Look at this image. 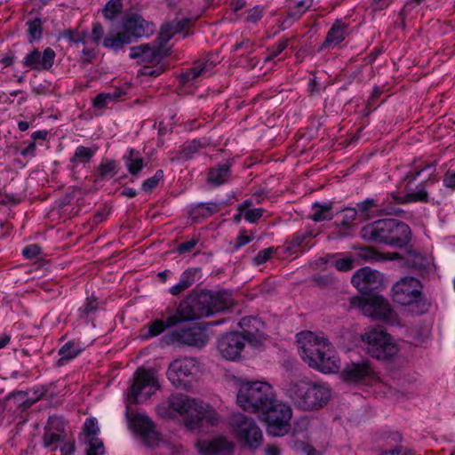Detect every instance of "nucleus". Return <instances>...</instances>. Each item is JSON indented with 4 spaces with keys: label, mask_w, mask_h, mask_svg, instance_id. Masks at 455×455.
Listing matches in <instances>:
<instances>
[{
    "label": "nucleus",
    "mask_w": 455,
    "mask_h": 455,
    "mask_svg": "<svg viewBox=\"0 0 455 455\" xmlns=\"http://www.w3.org/2000/svg\"><path fill=\"white\" fill-rule=\"evenodd\" d=\"M166 44V42L159 40L158 36L151 44H144L131 47L130 57L140 63L158 62L168 54Z\"/></svg>",
    "instance_id": "obj_15"
},
{
    "label": "nucleus",
    "mask_w": 455,
    "mask_h": 455,
    "mask_svg": "<svg viewBox=\"0 0 455 455\" xmlns=\"http://www.w3.org/2000/svg\"><path fill=\"white\" fill-rule=\"evenodd\" d=\"M357 302V306L364 315L390 324L398 323L396 314L382 296L372 294L368 298L358 299Z\"/></svg>",
    "instance_id": "obj_12"
},
{
    "label": "nucleus",
    "mask_w": 455,
    "mask_h": 455,
    "mask_svg": "<svg viewBox=\"0 0 455 455\" xmlns=\"http://www.w3.org/2000/svg\"><path fill=\"white\" fill-rule=\"evenodd\" d=\"M220 209L217 203H202L196 205L193 213L196 216L208 217L219 212Z\"/></svg>",
    "instance_id": "obj_40"
},
{
    "label": "nucleus",
    "mask_w": 455,
    "mask_h": 455,
    "mask_svg": "<svg viewBox=\"0 0 455 455\" xmlns=\"http://www.w3.org/2000/svg\"><path fill=\"white\" fill-rule=\"evenodd\" d=\"M164 177V172L162 170H157L155 175L148 180H146L142 184V189L145 192H150L162 180Z\"/></svg>",
    "instance_id": "obj_51"
},
{
    "label": "nucleus",
    "mask_w": 455,
    "mask_h": 455,
    "mask_svg": "<svg viewBox=\"0 0 455 455\" xmlns=\"http://www.w3.org/2000/svg\"><path fill=\"white\" fill-rule=\"evenodd\" d=\"M274 251V247H268L259 251L258 254L252 259L253 264L256 266H259L266 263L271 258Z\"/></svg>",
    "instance_id": "obj_52"
},
{
    "label": "nucleus",
    "mask_w": 455,
    "mask_h": 455,
    "mask_svg": "<svg viewBox=\"0 0 455 455\" xmlns=\"http://www.w3.org/2000/svg\"><path fill=\"white\" fill-rule=\"evenodd\" d=\"M374 371L365 361L347 364L342 371L346 381L352 383H368L374 379Z\"/></svg>",
    "instance_id": "obj_20"
},
{
    "label": "nucleus",
    "mask_w": 455,
    "mask_h": 455,
    "mask_svg": "<svg viewBox=\"0 0 455 455\" xmlns=\"http://www.w3.org/2000/svg\"><path fill=\"white\" fill-rule=\"evenodd\" d=\"M229 426L237 440L250 450L254 451L261 445L262 431L252 418L235 413L229 419Z\"/></svg>",
    "instance_id": "obj_7"
},
{
    "label": "nucleus",
    "mask_w": 455,
    "mask_h": 455,
    "mask_svg": "<svg viewBox=\"0 0 455 455\" xmlns=\"http://www.w3.org/2000/svg\"><path fill=\"white\" fill-rule=\"evenodd\" d=\"M260 414L267 424V431L269 435L283 436L288 433L291 427L292 411L287 403L275 398V402Z\"/></svg>",
    "instance_id": "obj_9"
},
{
    "label": "nucleus",
    "mask_w": 455,
    "mask_h": 455,
    "mask_svg": "<svg viewBox=\"0 0 455 455\" xmlns=\"http://www.w3.org/2000/svg\"><path fill=\"white\" fill-rule=\"evenodd\" d=\"M392 219L379 220L366 225L362 229V236L370 242L388 244Z\"/></svg>",
    "instance_id": "obj_21"
},
{
    "label": "nucleus",
    "mask_w": 455,
    "mask_h": 455,
    "mask_svg": "<svg viewBox=\"0 0 455 455\" xmlns=\"http://www.w3.org/2000/svg\"><path fill=\"white\" fill-rule=\"evenodd\" d=\"M116 162L114 160L105 159L99 165V178L104 180L108 177H113L116 173Z\"/></svg>",
    "instance_id": "obj_39"
},
{
    "label": "nucleus",
    "mask_w": 455,
    "mask_h": 455,
    "mask_svg": "<svg viewBox=\"0 0 455 455\" xmlns=\"http://www.w3.org/2000/svg\"><path fill=\"white\" fill-rule=\"evenodd\" d=\"M367 353L378 360H388L398 351V345L382 330L372 329L362 336Z\"/></svg>",
    "instance_id": "obj_8"
},
{
    "label": "nucleus",
    "mask_w": 455,
    "mask_h": 455,
    "mask_svg": "<svg viewBox=\"0 0 455 455\" xmlns=\"http://www.w3.org/2000/svg\"><path fill=\"white\" fill-rule=\"evenodd\" d=\"M245 345L244 338L239 331L223 335L218 341V351L227 360L235 361L240 357Z\"/></svg>",
    "instance_id": "obj_18"
},
{
    "label": "nucleus",
    "mask_w": 455,
    "mask_h": 455,
    "mask_svg": "<svg viewBox=\"0 0 455 455\" xmlns=\"http://www.w3.org/2000/svg\"><path fill=\"white\" fill-rule=\"evenodd\" d=\"M276 398L273 387L265 381H248L240 385L237 404L245 411L261 413Z\"/></svg>",
    "instance_id": "obj_5"
},
{
    "label": "nucleus",
    "mask_w": 455,
    "mask_h": 455,
    "mask_svg": "<svg viewBox=\"0 0 455 455\" xmlns=\"http://www.w3.org/2000/svg\"><path fill=\"white\" fill-rule=\"evenodd\" d=\"M67 439V435L54 433L49 430H44L43 445L50 451H55L59 447L60 443H63Z\"/></svg>",
    "instance_id": "obj_37"
},
{
    "label": "nucleus",
    "mask_w": 455,
    "mask_h": 455,
    "mask_svg": "<svg viewBox=\"0 0 455 455\" xmlns=\"http://www.w3.org/2000/svg\"><path fill=\"white\" fill-rule=\"evenodd\" d=\"M313 236L311 229L299 230L296 233L291 240L292 247H300L304 244L306 239Z\"/></svg>",
    "instance_id": "obj_49"
},
{
    "label": "nucleus",
    "mask_w": 455,
    "mask_h": 455,
    "mask_svg": "<svg viewBox=\"0 0 455 455\" xmlns=\"http://www.w3.org/2000/svg\"><path fill=\"white\" fill-rule=\"evenodd\" d=\"M251 241V236L248 235L246 230H241L239 235L235 238L234 248L235 250L240 249L242 246L247 244Z\"/></svg>",
    "instance_id": "obj_60"
},
{
    "label": "nucleus",
    "mask_w": 455,
    "mask_h": 455,
    "mask_svg": "<svg viewBox=\"0 0 455 455\" xmlns=\"http://www.w3.org/2000/svg\"><path fill=\"white\" fill-rule=\"evenodd\" d=\"M233 305L231 294L226 291L192 292L180 301L177 314L180 322L209 316Z\"/></svg>",
    "instance_id": "obj_3"
},
{
    "label": "nucleus",
    "mask_w": 455,
    "mask_h": 455,
    "mask_svg": "<svg viewBox=\"0 0 455 455\" xmlns=\"http://www.w3.org/2000/svg\"><path fill=\"white\" fill-rule=\"evenodd\" d=\"M28 35L31 40H37L42 36V20L39 18H36L33 20L28 21Z\"/></svg>",
    "instance_id": "obj_46"
},
{
    "label": "nucleus",
    "mask_w": 455,
    "mask_h": 455,
    "mask_svg": "<svg viewBox=\"0 0 455 455\" xmlns=\"http://www.w3.org/2000/svg\"><path fill=\"white\" fill-rule=\"evenodd\" d=\"M98 150V147L92 146L86 148L78 146L70 158V169L74 172L80 164H85L91 162L92 158Z\"/></svg>",
    "instance_id": "obj_28"
},
{
    "label": "nucleus",
    "mask_w": 455,
    "mask_h": 455,
    "mask_svg": "<svg viewBox=\"0 0 455 455\" xmlns=\"http://www.w3.org/2000/svg\"><path fill=\"white\" fill-rule=\"evenodd\" d=\"M158 387L157 379L153 371L138 369L127 393L126 409L129 406L131 410L132 404L148 399Z\"/></svg>",
    "instance_id": "obj_10"
},
{
    "label": "nucleus",
    "mask_w": 455,
    "mask_h": 455,
    "mask_svg": "<svg viewBox=\"0 0 455 455\" xmlns=\"http://www.w3.org/2000/svg\"><path fill=\"white\" fill-rule=\"evenodd\" d=\"M331 204H318L312 205V213L310 218L315 221L331 220L333 218L331 213Z\"/></svg>",
    "instance_id": "obj_36"
},
{
    "label": "nucleus",
    "mask_w": 455,
    "mask_h": 455,
    "mask_svg": "<svg viewBox=\"0 0 455 455\" xmlns=\"http://www.w3.org/2000/svg\"><path fill=\"white\" fill-rule=\"evenodd\" d=\"M188 24L189 20L181 19L164 25L159 33V40L168 43L175 34L183 32Z\"/></svg>",
    "instance_id": "obj_30"
},
{
    "label": "nucleus",
    "mask_w": 455,
    "mask_h": 455,
    "mask_svg": "<svg viewBox=\"0 0 455 455\" xmlns=\"http://www.w3.org/2000/svg\"><path fill=\"white\" fill-rule=\"evenodd\" d=\"M197 273L198 270L196 268H189L184 271L180 275L179 283L172 286L169 290V292L173 296H177L188 289L196 283Z\"/></svg>",
    "instance_id": "obj_31"
},
{
    "label": "nucleus",
    "mask_w": 455,
    "mask_h": 455,
    "mask_svg": "<svg viewBox=\"0 0 455 455\" xmlns=\"http://www.w3.org/2000/svg\"><path fill=\"white\" fill-rule=\"evenodd\" d=\"M287 45L288 39H282L278 41L275 44L268 49V55L265 58V61L267 62L273 60L275 57L283 52Z\"/></svg>",
    "instance_id": "obj_45"
},
{
    "label": "nucleus",
    "mask_w": 455,
    "mask_h": 455,
    "mask_svg": "<svg viewBox=\"0 0 455 455\" xmlns=\"http://www.w3.org/2000/svg\"><path fill=\"white\" fill-rule=\"evenodd\" d=\"M426 169H433V171H435V168L431 164H427L415 172H409L403 178L405 181H408L404 188L406 192L405 195L400 196L395 194H391L392 199L397 204L431 203L439 205L444 196L443 193H440L437 196H431L433 188L437 185L435 179L428 178L425 181L418 184L413 190L409 188V184L414 181ZM439 190L442 192L441 188Z\"/></svg>",
    "instance_id": "obj_6"
},
{
    "label": "nucleus",
    "mask_w": 455,
    "mask_h": 455,
    "mask_svg": "<svg viewBox=\"0 0 455 455\" xmlns=\"http://www.w3.org/2000/svg\"><path fill=\"white\" fill-rule=\"evenodd\" d=\"M420 283L411 276H405L393 286V299L403 306L418 302L421 298Z\"/></svg>",
    "instance_id": "obj_14"
},
{
    "label": "nucleus",
    "mask_w": 455,
    "mask_h": 455,
    "mask_svg": "<svg viewBox=\"0 0 455 455\" xmlns=\"http://www.w3.org/2000/svg\"><path fill=\"white\" fill-rule=\"evenodd\" d=\"M213 67L212 61L197 60L190 68L180 74V80L182 84H194L199 79L210 76L212 73Z\"/></svg>",
    "instance_id": "obj_25"
},
{
    "label": "nucleus",
    "mask_w": 455,
    "mask_h": 455,
    "mask_svg": "<svg viewBox=\"0 0 455 455\" xmlns=\"http://www.w3.org/2000/svg\"><path fill=\"white\" fill-rule=\"evenodd\" d=\"M294 6L291 8L289 15L293 18L300 17L311 5L313 0H291Z\"/></svg>",
    "instance_id": "obj_43"
},
{
    "label": "nucleus",
    "mask_w": 455,
    "mask_h": 455,
    "mask_svg": "<svg viewBox=\"0 0 455 455\" xmlns=\"http://www.w3.org/2000/svg\"><path fill=\"white\" fill-rule=\"evenodd\" d=\"M124 28H125L132 39L148 36L154 31L153 25L136 13L128 15L125 18Z\"/></svg>",
    "instance_id": "obj_24"
},
{
    "label": "nucleus",
    "mask_w": 455,
    "mask_h": 455,
    "mask_svg": "<svg viewBox=\"0 0 455 455\" xmlns=\"http://www.w3.org/2000/svg\"><path fill=\"white\" fill-rule=\"evenodd\" d=\"M443 186L450 188L451 191L455 190V171L448 170L443 180Z\"/></svg>",
    "instance_id": "obj_61"
},
{
    "label": "nucleus",
    "mask_w": 455,
    "mask_h": 455,
    "mask_svg": "<svg viewBox=\"0 0 455 455\" xmlns=\"http://www.w3.org/2000/svg\"><path fill=\"white\" fill-rule=\"evenodd\" d=\"M200 371V363L194 357H180L172 361L166 371L171 383L178 388H185Z\"/></svg>",
    "instance_id": "obj_11"
},
{
    "label": "nucleus",
    "mask_w": 455,
    "mask_h": 455,
    "mask_svg": "<svg viewBox=\"0 0 455 455\" xmlns=\"http://www.w3.org/2000/svg\"><path fill=\"white\" fill-rule=\"evenodd\" d=\"M111 102H113V100L109 92H101L94 99L93 106L94 108L100 109L107 107Z\"/></svg>",
    "instance_id": "obj_55"
},
{
    "label": "nucleus",
    "mask_w": 455,
    "mask_h": 455,
    "mask_svg": "<svg viewBox=\"0 0 455 455\" xmlns=\"http://www.w3.org/2000/svg\"><path fill=\"white\" fill-rule=\"evenodd\" d=\"M197 243L198 239L196 238L181 243L180 244L178 245L177 251L180 254L189 252L195 248Z\"/></svg>",
    "instance_id": "obj_62"
},
{
    "label": "nucleus",
    "mask_w": 455,
    "mask_h": 455,
    "mask_svg": "<svg viewBox=\"0 0 455 455\" xmlns=\"http://www.w3.org/2000/svg\"><path fill=\"white\" fill-rule=\"evenodd\" d=\"M240 334L253 347H260L265 340V323L259 318L247 316L241 319L239 323Z\"/></svg>",
    "instance_id": "obj_17"
},
{
    "label": "nucleus",
    "mask_w": 455,
    "mask_h": 455,
    "mask_svg": "<svg viewBox=\"0 0 455 455\" xmlns=\"http://www.w3.org/2000/svg\"><path fill=\"white\" fill-rule=\"evenodd\" d=\"M54 59V51L48 47L43 52L38 50L32 51L24 58L22 64L36 70H48L53 65Z\"/></svg>",
    "instance_id": "obj_23"
},
{
    "label": "nucleus",
    "mask_w": 455,
    "mask_h": 455,
    "mask_svg": "<svg viewBox=\"0 0 455 455\" xmlns=\"http://www.w3.org/2000/svg\"><path fill=\"white\" fill-rule=\"evenodd\" d=\"M65 426L66 424L62 418L53 415L49 417L47 424L44 427V429L52 431L54 433L67 435Z\"/></svg>",
    "instance_id": "obj_41"
},
{
    "label": "nucleus",
    "mask_w": 455,
    "mask_h": 455,
    "mask_svg": "<svg viewBox=\"0 0 455 455\" xmlns=\"http://www.w3.org/2000/svg\"><path fill=\"white\" fill-rule=\"evenodd\" d=\"M264 8L260 5H256L249 10L246 20L255 23L259 20L263 16Z\"/></svg>",
    "instance_id": "obj_57"
},
{
    "label": "nucleus",
    "mask_w": 455,
    "mask_h": 455,
    "mask_svg": "<svg viewBox=\"0 0 455 455\" xmlns=\"http://www.w3.org/2000/svg\"><path fill=\"white\" fill-rule=\"evenodd\" d=\"M297 342L299 355L309 367L323 373L339 371V358L322 332H300L297 335Z\"/></svg>",
    "instance_id": "obj_2"
},
{
    "label": "nucleus",
    "mask_w": 455,
    "mask_h": 455,
    "mask_svg": "<svg viewBox=\"0 0 455 455\" xmlns=\"http://www.w3.org/2000/svg\"><path fill=\"white\" fill-rule=\"evenodd\" d=\"M358 257L367 261H379L383 259L379 252L367 247L360 249Z\"/></svg>",
    "instance_id": "obj_48"
},
{
    "label": "nucleus",
    "mask_w": 455,
    "mask_h": 455,
    "mask_svg": "<svg viewBox=\"0 0 455 455\" xmlns=\"http://www.w3.org/2000/svg\"><path fill=\"white\" fill-rule=\"evenodd\" d=\"M125 413L129 427L140 435L143 443L148 447L157 446L161 438L152 421L143 414L130 411L129 407Z\"/></svg>",
    "instance_id": "obj_13"
},
{
    "label": "nucleus",
    "mask_w": 455,
    "mask_h": 455,
    "mask_svg": "<svg viewBox=\"0 0 455 455\" xmlns=\"http://www.w3.org/2000/svg\"><path fill=\"white\" fill-rule=\"evenodd\" d=\"M133 42V39L130 34L124 28L123 31L116 33L115 36H108L103 40V45L107 48L118 51L125 44H129Z\"/></svg>",
    "instance_id": "obj_32"
},
{
    "label": "nucleus",
    "mask_w": 455,
    "mask_h": 455,
    "mask_svg": "<svg viewBox=\"0 0 455 455\" xmlns=\"http://www.w3.org/2000/svg\"><path fill=\"white\" fill-rule=\"evenodd\" d=\"M172 340L180 344L202 347L208 341L206 331L197 326L176 330L172 333Z\"/></svg>",
    "instance_id": "obj_19"
},
{
    "label": "nucleus",
    "mask_w": 455,
    "mask_h": 455,
    "mask_svg": "<svg viewBox=\"0 0 455 455\" xmlns=\"http://www.w3.org/2000/svg\"><path fill=\"white\" fill-rule=\"evenodd\" d=\"M351 283L360 293L371 295L383 286V276L379 272L364 267L353 275Z\"/></svg>",
    "instance_id": "obj_16"
},
{
    "label": "nucleus",
    "mask_w": 455,
    "mask_h": 455,
    "mask_svg": "<svg viewBox=\"0 0 455 455\" xmlns=\"http://www.w3.org/2000/svg\"><path fill=\"white\" fill-rule=\"evenodd\" d=\"M84 431L88 440L91 437H97L96 435L99 432L97 420L95 419H87L84 425Z\"/></svg>",
    "instance_id": "obj_53"
},
{
    "label": "nucleus",
    "mask_w": 455,
    "mask_h": 455,
    "mask_svg": "<svg viewBox=\"0 0 455 455\" xmlns=\"http://www.w3.org/2000/svg\"><path fill=\"white\" fill-rule=\"evenodd\" d=\"M287 396L302 411H315L325 406L331 397L327 383L301 379L291 381L286 388Z\"/></svg>",
    "instance_id": "obj_4"
},
{
    "label": "nucleus",
    "mask_w": 455,
    "mask_h": 455,
    "mask_svg": "<svg viewBox=\"0 0 455 455\" xmlns=\"http://www.w3.org/2000/svg\"><path fill=\"white\" fill-rule=\"evenodd\" d=\"M230 174L229 165L227 164H219L211 169L208 174V181L214 186H220L227 182Z\"/></svg>",
    "instance_id": "obj_34"
},
{
    "label": "nucleus",
    "mask_w": 455,
    "mask_h": 455,
    "mask_svg": "<svg viewBox=\"0 0 455 455\" xmlns=\"http://www.w3.org/2000/svg\"><path fill=\"white\" fill-rule=\"evenodd\" d=\"M79 353L80 349L76 347L74 342L66 343L59 351L60 358L58 361V364L62 365L64 361H68L75 358Z\"/></svg>",
    "instance_id": "obj_38"
},
{
    "label": "nucleus",
    "mask_w": 455,
    "mask_h": 455,
    "mask_svg": "<svg viewBox=\"0 0 455 455\" xmlns=\"http://www.w3.org/2000/svg\"><path fill=\"white\" fill-rule=\"evenodd\" d=\"M60 451L62 455H72L75 451V441L67 438L60 447Z\"/></svg>",
    "instance_id": "obj_64"
},
{
    "label": "nucleus",
    "mask_w": 455,
    "mask_h": 455,
    "mask_svg": "<svg viewBox=\"0 0 455 455\" xmlns=\"http://www.w3.org/2000/svg\"><path fill=\"white\" fill-rule=\"evenodd\" d=\"M156 410L157 414L164 419H172L177 414L187 415L185 426L189 430L199 428L204 420L211 425H215L220 419L213 407L180 393L171 395L166 401L160 403Z\"/></svg>",
    "instance_id": "obj_1"
},
{
    "label": "nucleus",
    "mask_w": 455,
    "mask_h": 455,
    "mask_svg": "<svg viewBox=\"0 0 455 455\" xmlns=\"http://www.w3.org/2000/svg\"><path fill=\"white\" fill-rule=\"evenodd\" d=\"M196 447L201 455H233L234 452V443L223 436L198 441Z\"/></svg>",
    "instance_id": "obj_22"
},
{
    "label": "nucleus",
    "mask_w": 455,
    "mask_h": 455,
    "mask_svg": "<svg viewBox=\"0 0 455 455\" xmlns=\"http://www.w3.org/2000/svg\"><path fill=\"white\" fill-rule=\"evenodd\" d=\"M122 8V0H109L105 5L102 12L106 19L113 20L119 12H121Z\"/></svg>",
    "instance_id": "obj_42"
},
{
    "label": "nucleus",
    "mask_w": 455,
    "mask_h": 455,
    "mask_svg": "<svg viewBox=\"0 0 455 455\" xmlns=\"http://www.w3.org/2000/svg\"><path fill=\"white\" fill-rule=\"evenodd\" d=\"M357 210L355 208H347L343 211L341 225L349 227L356 219Z\"/></svg>",
    "instance_id": "obj_56"
},
{
    "label": "nucleus",
    "mask_w": 455,
    "mask_h": 455,
    "mask_svg": "<svg viewBox=\"0 0 455 455\" xmlns=\"http://www.w3.org/2000/svg\"><path fill=\"white\" fill-rule=\"evenodd\" d=\"M355 263V259L353 257H343L337 258L335 255H329L327 259L321 258L316 261V266L321 267L323 265L330 264L336 267L337 270L346 272L354 268Z\"/></svg>",
    "instance_id": "obj_29"
},
{
    "label": "nucleus",
    "mask_w": 455,
    "mask_h": 455,
    "mask_svg": "<svg viewBox=\"0 0 455 455\" xmlns=\"http://www.w3.org/2000/svg\"><path fill=\"white\" fill-rule=\"evenodd\" d=\"M346 33V25L340 20H336L328 31L322 48H333L337 46L345 39Z\"/></svg>",
    "instance_id": "obj_27"
},
{
    "label": "nucleus",
    "mask_w": 455,
    "mask_h": 455,
    "mask_svg": "<svg viewBox=\"0 0 455 455\" xmlns=\"http://www.w3.org/2000/svg\"><path fill=\"white\" fill-rule=\"evenodd\" d=\"M378 204L373 199H366L357 204L358 211L360 216L363 217V220H368L370 218L368 212L371 209L377 207Z\"/></svg>",
    "instance_id": "obj_50"
},
{
    "label": "nucleus",
    "mask_w": 455,
    "mask_h": 455,
    "mask_svg": "<svg viewBox=\"0 0 455 455\" xmlns=\"http://www.w3.org/2000/svg\"><path fill=\"white\" fill-rule=\"evenodd\" d=\"M204 145V143H202L200 140H192L183 148L181 151V156L183 158H190L195 153L198 152V150L203 148Z\"/></svg>",
    "instance_id": "obj_47"
},
{
    "label": "nucleus",
    "mask_w": 455,
    "mask_h": 455,
    "mask_svg": "<svg viewBox=\"0 0 455 455\" xmlns=\"http://www.w3.org/2000/svg\"><path fill=\"white\" fill-rule=\"evenodd\" d=\"M124 160L129 173L132 176L138 175L145 165L140 152L135 149H130L128 155L124 156Z\"/></svg>",
    "instance_id": "obj_33"
},
{
    "label": "nucleus",
    "mask_w": 455,
    "mask_h": 455,
    "mask_svg": "<svg viewBox=\"0 0 455 455\" xmlns=\"http://www.w3.org/2000/svg\"><path fill=\"white\" fill-rule=\"evenodd\" d=\"M411 240V228L403 221L392 219L388 245L396 248L406 246Z\"/></svg>",
    "instance_id": "obj_26"
},
{
    "label": "nucleus",
    "mask_w": 455,
    "mask_h": 455,
    "mask_svg": "<svg viewBox=\"0 0 455 455\" xmlns=\"http://www.w3.org/2000/svg\"><path fill=\"white\" fill-rule=\"evenodd\" d=\"M104 33H105L104 28L100 23H99V22L93 23L92 29V40L96 44H98L100 42V40L103 38Z\"/></svg>",
    "instance_id": "obj_59"
},
{
    "label": "nucleus",
    "mask_w": 455,
    "mask_h": 455,
    "mask_svg": "<svg viewBox=\"0 0 455 455\" xmlns=\"http://www.w3.org/2000/svg\"><path fill=\"white\" fill-rule=\"evenodd\" d=\"M180 318L176 315H170L166 321L156 320L148 328V333L150 337H155L169 327H172L180 323Z\"/></svg>",
    "instance_id": "obj_35"
},
{
    "label": "nucleus",
    "mask_w": 455,
    "mask_h": 455,
    "mask_svg": "<svg viewBox=\"0 0 455 455\" xmlns=\"http://www.w3.org/2000/svg\"><path fill=\"white\" fill-rule=\"evenodd\" d=\"M40 253L41 249L37 244L28 245L22 251L23 256H25L28 259H34Z\"/></svg>",
    "instance_id": "obj_63"
},
{
    "label": "nucleus",
    "mask_w": 455,
    "mask_h": 455,
    "mask_svg": "<svg viewBox=\"0 0 455 455\" xmlns=\"http://www.w3.org/2000/svg\"><path fill=\"white\" fill-rule=\"evenodd\" d=\"M89 447L87 449V455H103L105 448L103 443L98 437H91L89 440Z\"/></svg>",
    "instance_id": "obj_44"
},
{
    "label": "nucleus",
    "mask_w": 455,
    "mask_h": 455,
    "mask_svg": "<svg viewBox=\"0 0 455 455\" xmlns=\"http://www.w3.org/2000/svg\"><path fill=\"white\" fill-rule=\"evenodd\" d=\"M263 210L261 208H257L247 210L243 213V217L248 222L254 223L261 218Z\"/></svg>",
    "instance_id": "obj_58"
},
{
    "label": "nucleus",
    "mask_w": 455,
    "mask_h": 455,
    "mask_svg": "<svg viewBox=\"0 0 455 455\" xmlns=\"http://www.w3.org/2000/svg\"><path fill=\"white\" fill-rule=\"evenodd\" d=\"M85 33H76L72 30H66L61 35V37L68 39L69 42H72L76 44L82 43H85Z\"/></svg>",
    "instance_id": "obj_54"
}]
</instances>
